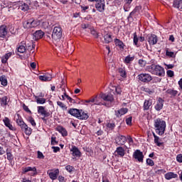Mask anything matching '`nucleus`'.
Returning a JSON list of instances; mask_svg holds the SVG:
<instances>
[{"mask_svg": "<svg viewBox=\"0 0 182 182\" xmlns=\"http://www.w3.org/2000/svg\"><path fill=\"white\" fill-rule=\"evenodd\" d=\"M147 72L151 73L152 75H156V76L163 77L166 75L164 68L160 65H151L146 67Z\"/></svg>", "mask_w": 182, "mask_h": 182, "instance_id": "obj_1", "label": "nucleus"}, {"mask_svg": "<svg viewBox=\"0 0 182 182\" xmlns=\"http://www.w3.org/2000/svg\"><path fill=\"white\" fill-rule=\"evenodd\" d=\"M155 132L159 136H163L166 132V121L158 118L154 121Z\"/></svg>", "mask_w": 182, "mask_h": 182, "instance_id": "obj_2", "label": "nucleus"}, {"mask_svg": "<svg viewBox=\"0 0 182 182\" xmlns=\"http://www.w3.org/2000/svg\"><path fill=\"white\" fill-rule=\"evenodd\" d=\"M41 25V21L39 20H35L33 18H30L28 20L25 21L23 23V27L25 29H31L32 28H36Z\"/></svg>", "mask_w": 182, "mask_h": 182, "instance_id": "obj_3", "label": "nucleus"}, {"mask_svg": "<svg viewBox=\"0 0 182 182\" xmlns=\"http://www.w3.org/2000/svg\"><path fill=\"white\" fill-rule=\"evenodd\" d=\"M62 38V28L59 26H55L52 33V38L54 41H60Z\"/></svg>", "mask_w": 182, "mask_h": 182, "instance_id": "obj_4", "label": "nucleus"}, {"mask_svg": "<svg viewBox=\"0 0 182 182\" xmlns=\"http://www.w3.org/2000/svg\"><path fill=\"white\" fill-rule=\"evenodd\" d=\"M138 80L143 83H149L153 80V77L149 73H141L137 76Z\"/></svg>", "mask_w": 182, "mask_h": 182, "instance_id": "obj_5", "label": "nucleus"}, {"mask_svg": "<svg viewBox=\"0 0 182 182\" xmlns=\"http://www.w3.org/2000/svg\"><path fill=\"white\" fill-rule=\"evenodd\" d=\"M102 98L100 97V95L98 97L96 95L95 97H92V103L94 105H97L98 106H105L106 107H110L111 104L110 103H106V102H102Z\"/></svg>", "mask_w": 182, "mask_h": 182, "instance_id": "obj_6", "label": "nucleus"}, {"mask_svg": "<svg viewBox=\"0 0 182 182\" xmlns=\"http://www.w3.org/2000/svg\"><path fill=\"white\" fill-rule=\"evenodd\" d=\"M100 97H101L102 100H104V102H108L106 103H110L111 106H112V102H114V97H113V95L112 94H106V93L101 92L100 94Z\"/></svg>", "mask_w": 182, "mask_h": 182, "instance_id": "obj_7", "label": "nucleus"}, {"mask_svg": "<svg viewBox=\"0 0 182 182\" xmlns=\"http://www.w3.org/2000/svg\"><path fill=\"white\" fill-rule=\"evenodd\" d=\"M106 4L105 0H98L95 4V8L99 12H105Z\"/></svg>", "mask_w": 182, "mask_h": 182, "instance_id": "obj_8", "label": "nucleus"}, {"mask_svg": "<svg viewBox=\"0 0 182 182\" xmlns=\"http://www.w3.org/2000/svg\"><path fill=\"white\" fill-rule=\"evenodd\" d=\"M47 174H48L51 180H56V178H58V176H59V169L56 168L48 170L47 171Z\"/></svg>", "mask_w": 182, "mask_h": 182, "instance_id": "obj_9", "label": "nucleus"}, {"mask_svg": "<svg viewBox=\"0 0 182 182\" xmlns=\"http://www.w3.org/2000/svg\"><path fill=\"white\" fill-rule=\"evenodd\" d=\"M133 156L134 159H135V160H137L139 163H143L144 155H143V152H141L140 150H136L134 153Z\"/></svg>", "mask_w": 182, "mask_h": 182, "instance_id": "obj_10", "label": "nucleus"}, {"mask_svg": "<svg viewBox=\"0 0 182 182\" xmlns=\"http://www.w3.org/2000/svg\"><path fill=\"white\" fill-rule=\"evenodd\" d=\"M29 173L30 176H36L38 174V171H36V167H31V166H27L26 168H23V174H26V173Z\"/></svg>", "mask_w": 182, "mask_h": 182, "instance_id": "obj_11", "label": "nucleus"}, {"mask_svg": "<svg viewBox=\"0 0 182 182\" xmlns=\"http://www.w3.org/2000/svg\"><path fill=\"white\" fill-rule=\"evenodd\" d=\"M126 141H127V138L123 135H119L115 138V143L118 146H124Z\"/></svg>", "mask_w": 182, "mask_h": 182, "instance_id": "obj_12", "label": "nucleus"}, {"mask_svg": "<svg viewBox=\"0 0 182 182\" xmlns=\"http://www.w3.org/2000/svg\"><path fill=\"white\" fill-rule=\"evenodd\" d=\"M37 109L38 114H41V116H44V117H49V116H50V112L46 111V109H45V107L39 106Z\"/></svg>", "mask_w": 182, "mask_h": 182, "instance_id": "obj_13", "label": "nucleus"}, {"mask_svg": "<svg viewBox=\"0 0 182 182\" xmlns=\"http://www.w3.org/2000/svg\"><path fill=\"white\" fill-rule=\"evenodd\" d=\"M70 151L73 157H80V156H82L80 150H79V149L75 146H73L70 149Z\"/></svg>", "mask_w": 182, "mask_h": 182, "instance_id": "obj_14", "label": "nucleus"}, {"mask_svg": "<svg viewBox=\"0 0 182 182\" xmlns=\"http://www.w3.org/2000/svg\"><path fill=\"white\" fill-rule=\"evenodd\" d=\"M149 45H156L157 42L159 41V38H157V36L156 34H151L148 36L147 39Z\"/></svg>", "mask_w": 182, "mask_h": 182, "instance_id": "obj_15", "label": "nucleus"}, {"mask_svg": "<svg viewBox=\"0 0 182 182\" xmlns=\"http://www.w3.org/2000/svg\"><path fill=\"white\" fill-rule=\"evenodd\" d=\"M26 41H21L17 47L18 52H19V53H25V52H26Z\"/></svg>", "mask_w": 182, "mask_h": 182, "instance_id": "obj_16", "label": "nucleus"}, {"mask_svg": "<svg viewBox=\"0 0 182 182\" xmlns=\"http://www.w3.org/2000/svg\"><path fill=\"white\" fill-rule=\"evenodd\" d=\"M43 35H45V33L41 30L36 31L33 34V39H34V41H39V39H42L43 38Z\"/></svg>", "mask_w": 182, "mask_h": 182, "instance_id": "obj_17", "label": "nucleus"}, {"mask_svg": "<svg viewBox=\"0 0 182 182\" xmlns=\"http://www.w3.org/2000/svg\"><path fill=\"white\" fill-rule=\"evenodd\" d=\"M8 35V28L5 25L0 26V38H5Z\"/></svg>", "mask_w": 182, "mask_h": 182, "instance_id": "obj_18", "label": "nucleus"}, {"mask_svg": "<svg viewBox=\"0 0 182 182\" xmlns=\"http://www.w3.org/2000/svg\"><path fill=\"white\" fill-rule=\"evenodd\" d=\"M164 105V100H163L161 97H159L155 105V109L157 110V112H160V110L163 109Z\"/></svg>", "mask_w": 182, "mask_h": 182, "instance_id": "obj_19", "label": "nucleus"}, {"mask_svg": "<svg viewBox=\"0 0 182 182\" xmlns=\"http://www.w3.org/2000/svg\"><path fill=\"white\" fill-rule=\"evenodd\" d=\"M77 119L80 120H87L89 115H87V112L80 109Z\"/></svg>", "mask_w": 182, "mask_h": 182, "instance_id": "obj_20", "label": "nucleus"}, {"mask_svg": "<svg viewBox=\"0 0 182 182\" xmlns=\"http://www.w3.org/2000/svg\"><path fill=\"white\" fill-rule=\"evenodd\" d=\"M129 112L127 108H121L120 109L115 111V115L117 117H122L124 114H126Z\"/></svg>", "mask_w": 182, "mask_h": 182, "instance_id": "obj_21", "label": "nucleus"}, {"mask_svg": "<svg viewBox=\"0 0 182 182\" xmlns=\"http://www.w3.org/2000/svg\"><path fill=\"white\" fill-rule=\"evenodd\" d=\"M38 78L42 82H50L52 80V75L50 74H45L44 75H40Z\"/></svg>", "mask_w": 182, "mask_h": 182, "instance_id": "obj_22", "label": "nucleus"}, {"mask_svg": "<svg viewBox=\"0 0 182 182\" xmlns=\"http://www.w3.org/2000/svg\"><path fill=\"white\" fill-rule=\"evenodd\" d=\"M21 130L24 132L26 136H31L32 134V129L31 127H28V124H25L24 126L21 127Z\"/></svg>", "mask_w": 182, "mask_h": 182, "instance_id": "obj_23", "label": "nucleus"}, {"mask_svg": "<svg viewBox=\"0 0 182 182\" xmlns=\"http://www.w3.org/2000/svg\"><path fill=\"white\" fill-rule=\"evenodd\" d=\"M3 122L6 126V127H8L9 129V130H14L15 129L14 128V126H12V124H11V120L9 119V118L8 117H5L3 119Z\"/></svg>", "mask_w": 182, "mask_h": 182, "instance_id": "obj_24", "label": "nucleus"}, {"mask_svg": "<svg viewBox=\"0 0 182 182\" xmlns=\"http://www.w3.org/2000/svg\"><path fill=\"white\" fill-rule=\"evenodd\" d=\"M56 130L57 132H59L63 137H66V136H68V131H66V129L63 128V127L58 126L56 127Z\"/></svg>", "mask_w": 182, "mask_h": 182, "instance_id": "obj_25", "label": "nucleus"}, {"mask_svg": "<svg viewBox=\"0 0 182 182\" xmlns=\"http://www.w3.org/2000/svg\"><path fill=\"white\" fill-rule=\"evenodd\" d=\"M115 153L117 154V156H119V157H124V154H126L124 149L122 146L117 147Z\"/></svg>", "mask_w": 182, "mask_h": 182, "instance_id": "obj_26", "label": "nucleus"}, {"mask_svg": "<svg viewBox=\"0 0 182 182\" xmlns=\"http://www.w3.org/2000/svg\"><path fill=\"white\" fill-rule=\"evenodd\" d=\"M178 175L177 173H174L173 172H168L165 174L166 180H171V178H177Z\"/></svg>", "mask_w": 182, "mask_h": 182, "instance_id": "obj_27", "label": "nucleus"}, {"mask_svg": "<svg viewBox=\"0 0 182 182\" xmlns=\"http://www.w3.org/2000/svg\"><path fill=\"white\" fill-rule=\"evenodd\" d=\"M111 42H113V38H112V36L110 33H107L104 35V43H110Z\"/></svg>", "mask_w": 182, "mask_h": 182, "instance_id": "obj_28", "label": "nucleus"}, {"mask_svg": "<svg viewBox=\"0 0 182 182\" xmlns=\"http://www.w3.org/2000/svg\"><path fill=\"white\" fill-rule=\"evenodd\" d=\"M153 136L154 137V143L158 146V147H161L163 146V142L161 141V139H160V137H159L154 132H153Z\"/></svg>", "mask_w": 182, "mask_h": 182, "instance_id": "obj_29", "label": "nucleus"}, {"mask_svg": "<svg viewBox=\"0 0 182 182\" xmlns=\"http://www.w3.org/2000/svg\"><path fill=\"white\" fill-rule=\"evenodd\" d=\"M151 105H152V102H151V100H146L144 102V105H143V109L144 111L146 110H149L150 109V107H151Z\"/></svg>", "mask_w": 182, "mask_h": 182, "instance_id": "obj_30", "label": "nucleus"}, {"mask_svg": "<svg viewBox=\"0 0 182 182\" xmlns=\"http://www.w3.org/2000/svg\"><path fill=\"white\" fill-rule=\"evenodd\" d=\"M166 93L167 95H170L171 97H176V96H177V95L178 94V91L170 88L166 90Z\"/></svg>", "mask_w": 182, "mask_h": 182, "instance_id": "obj_31", "label": "nucleus"}, {"mask_svg": "<svg viewBox=\"0 0 182 182\" xmlns=\"http://www.w3.org/2000/svg\"><path fill=\"white\" fill-rule=\"evenodd\" d=\"M0 83L1 86H4V87L8 86V79L6 78V76L5 75L0 76Z\"/></svg>", "mask_w": 182, "mask_h": 182, "instance_id": "obj_32", "label": "nucleus"}, {"mask_svg": "<svg viewBox=\"0 0 182 182\" xmlns=\"http://www.w3.org/2000/svg\"><path fill=\"white\" fill-rule=\"evenodd\" d=\"M80 110L77 109H70V110H68V113L70 114H71V116H74L75 117H79V112Z\"/></svg>", "mask_w": 182, "mask_h": 182, "instance_id": "obj_33", "label": "nucleus"}, {"mask_svg": "<svg viewBox=\"0 0 182 182\" xmlns=\"http://www.w3.org/2000/svg\"><path fill=\"white\" fill-rule=\"evenodd\" d=\"M12 56V53H7L4 56L1 57V63H6L8 62V59Z\"/></svg>", "mask_w": 182, "mask_h": 182, "instance_id": "obj_34", "label": "nucleus"}, {"mask_svg": "<svg viewBox=\"0 0 182 182\" xmlns=\"http://www.w3.org/2000/svg\"><path fill=\"white\" fill-rule=\"evenodd\" d=\"M173 7L177 8L178 9H182V0H174L173 1Z\"/></svg>", "mask_w": 182, "mask_h": 182, "instance_id": "obj_35", "label": "nucleus"}, {"mask_svg": "<svg viewBox=\"0 0 182 182\" xmlns=\"http://www.w3.org/2000/svg\"><path fill=\"white\" fill-rule=\"evenodd\" d=\"M114 42L116 46H119L120 49H124V43H123L122 41H120L119 39L115 38L114 40Z\"/></svg>", "mask_w": 182, "mask_h": 182, "instance_id": "obj_36", "label": "nucleus"}, {"mask_svg": "<svg viewBox=\"0 0 182 182\" xmlns=\"http://www.w3.org/2000/svg\"><path fill=\"white\" fill-rule=\"evenodd\" d=\"M17 117L18 118L16 119V123L18 126H19V127L21 128L26 124L25 122H23V119H22V117H21L19 115H17Z\"/></svg>", "mask_w": 182, "mask_h": 182, "instance_id": "obj_37", "label": "nucleus"}, {"mask_svg": "<svg viewBox=\"0 0 182 182\" xmlns=\"http://www.w3.org/2000/svg\"><path fill=\"white\" fill-rule=\"evenodd\" d=\"M118 73L122 77H127V74L126 73V68H119L118 69Z\"/></svg>", "mask_w": 182, "mask_h": 182, "instance_id": "obj_38", "label": "nucleus"}, {"mask_svg": "<svg viewBox=\"0 0 182 182\" xmlns=\"http://www.w3.org/2000/svg\"><path fill=\"white\" fill-rule=\"evenodd\" d=\"M19 9L23 11V12H26V11H29V6L26 3H21L19 6Z\"/></svg>", "mask_w": 182, "mask_h": 182, "instance_id": "obj_39", "label": "nucleus"}, {"mask_svg": "<svg viewBox=\"0 0 182 182\" xmlns=\"http://www.w3.org/2000/svg\"><path fill=\"white\" fill-rule=\"evenodd\" d=\"M36 103L38 105H44V103H46V99L45 98H41L39 97H36Z\"/></svg>", "mask_w": 182, "mask_h": 182, "instance_id": "obj_40", "label": "nucleus"}, {"mask_svg": "<svg viewBox=\"0 0 182 182\" xmlns=\"http://www.w3.org/2000/svg\"><path fill=\"white\" fill-rule=\"evenodd\" d=\"M57 105L62 109V110H68V107L63 102L58 101Z\"/></svg>", "mask_w": 182, "mask_h": 182, "instance_id": "obj_41", "label": "nucleus"}, {"mask_svg": "<svg viewBox=\"0 0 182 182\" xmlns=\"http://www.w3.org/2000/svg\"><path fill=\"white\" fill-rule=\"evenodd\" d=\"M61 90L63 92V95H64V96H66V95H68L66 93V85H65V81H62L61 82Z\"/></svg>", "mask_w": 182, "mask_h": 182, "instance_id": "obj_42", "label": "nucleus"}, {"mask_svg": "<svg viewBox=\"0 0 182 182\" xmlns=\"http://www.w3.org/2000/svg\"><path fill=\"white\" fill-rule=\"evenodd\" d=\"M1 105L6 106L8 105V97L4 96L0 99Z\"/></svg>", "mask_w": 182, "mask_h": 182, "instance_id": "obj_43", "label": "nucleus"}, {"mask_svg": "<svg viewBox=\"0 0 182 182\" xmlns=\"http://www.w3.org/2000/svg\"><path fill=\"white\" fill-rule=\"evenodd\" d=\"M140 11H141V6H136L133 11L130 13V15H134V14L140 12Z\"/></svg>", "mask_w": 182, "mask_h": 182, "instance_id": "obj_44", "label": "nucleus"}, {"mask_svg": "<svg viewBox=\"0 0 182 182\" xmlns=\"http://www.w3.org/2000/svg\"><path fill=\"white\" fill-rule=\"evenodd\" d=\"M132 60H134V57H131L130 55H128L124 59V63H130V62H132Z\"/></svg>", "mask_w": 182, "mask_h": 182, "instance_id": "obj_45", "label": "nucleus"}, {"mask_svg": "<svg viewBox=\"0 0 182 182\" xmlns=\"http://www.w3.org/2000/svg\"><path fill=\"white\" fill-rule=\"evenodd\" d=\"M28 121L29 122V123H31V126H33V127L36 126V122H35V119L32 117H29L28 119Z\"/></svg>", "mask_w": 182, "mask_h": 182, "instance_id": "obj_46", "label": "nucleus"}, {"mask_svg": "<svg viewBox=\"0 0 182 182\" xmlns=\"http://www.w3.org/2000/svg\"><path fill=\"white\" fill-rule=\"evenodd\" d=\"M114 89H115L117 95H122V87L120 86L114 87Z\"/></svg>", "mask_w": 182, "mask_h": 182, "instance_id": "obj_47", "label": "nucleus"}, {"mask_svg": "<svg viewBox=\"0 0 182 182\" xmlns=\"http://www.w3.org/2000/svg\"><path fill=\"white\" fill-rule=\"evenodd\" d=\"M139 65L141 66V68H144L146 65V62L144 60H139Z\"/></svg>", "mask_w": 182, "mask_h": 182, "instance_id": "obj_48", "label": "nucleus"}, {"mask_svg": "<svg viewBox=\"0 0 182 182\" xmlns=\"http://www.w3.org/2000/svg\"><path fill=\"white\" fill-rule=\"evenodd\" d=\"M146 164H148V166H154V161L151 159H147Z\"/></svg>", "mask_w": 182, "mask_h": 182, "instance_id": "obj_49", "label": "nucleus"}, {"mask_svg": "<svg viewBox=\"0 0 182 182\" xmlns=\"http://www.w3.org/2000/svg\"><path fill=\"white\" fill-rule=\"evenodd\" d=\"M139 42V38L137 37V34L136 33H134V43L136 46H137V43Z\"/></svg>", "mask_w": 182, "mask_h": 182, "instance_id": "obj_50", "label": "nucleus"}, {"mask_svg": "<svg viewBox=\"0 0 182 182\" xmlns=\"http://www.w3.org/2000/svg\"><path fill=\"white\" fill-rule=\"evenodd\" d=\"M91 34L94 36V38H99V33L95 30H91Z\"/></svg>", "mask_w": 182, "mask_h": 182, "instance_id": "obj_51", "label": "nucleus"}, {"mask_svg": "<svg viewBox=\"0 0 182 182\" xmlns=\"http://www.w3.org/2000/svg\"><path fill=\"white\" fill-rule=\"evenodd\" d=\"M166 75H168V77H173L174 76V71L168 70L166 71Z\"/></svg>", "mask_w": 182, "mask_h": 182, "instance_id": "obj_52", "label": "nucleus"}, {"mask_svg": "<svg viewBox=\"0 0 182 182\" xmlns=\"http://www.w3.org/2000/svg\"><path fill=\"white\" fill-rule=\"evenodd\" d=\"M166 56H169V58H174V52L166 50Z\"/></svg>", "mask_w": 182, "mask_h": 182, "instance_id": "obj_53", "label": "nucleus"}, {"mask_svg": "<svg viewBox=\"0 0 182 182\" xmlns=\"http://www.w3.org/2000/svg\"><path fill=\"white\" fill-rule=\"evenodd\" d=\"M51 144L52 146L58 144V141H56V138L55 136L51 137Z\"/></svg>", "mask_w": 182, "mask_h": 182, "instance_id": "obj_54", "label": "nucleus"}, {"mask_svg": "<svg viewBox=\"0 0 182 182\" xmlns=\"http://www.w3.org/2000/svg\"><path fill=\"white\" fill-rule=\"evenodd\" d=\"M65 170H67V171H68L69 173H71V171H73V166H72L70 165H68L65 167Z\"/></svg>", "mask_w": 182, "mask_h": 182, "instance_id": "obj_55", "label": "nucleus"}, {"mask_svg": "<svg viewBox=\"0 0 182 182\" xmlns=\"http://www.w3.org/2000/svg\"><path fill=\"white\" fill-rule=\"evenodd\" d=\"M176 161H178V163H182V154L177 155Z\"/></svg>", "mask_w": 182, "mask_h": 182, "instance_id": "obj_56", "label": "nucleus"}, {"mask_svg": "<svg viewBox=\"0 0 182 182\" xmlns=\"http://www.w3.org/2000/svg\"><path fill=\"white\" fill-rule=\"evenodd\" d=\"M65 97H66V99H68V100L70 102V103H73V102H75V100L70 97L69 95H65Z\"/></svg>", "mask_w": 182, "mask_h": 182, "instance_id": "obj_57", "label": "nucleus"}, {"mask_svg": "<svg viewBox=\"0 0 182 182\" xmlns=\"http://www.w3.org/2000/svg\"><path fill=\"white\" fill-rule=\"evenodd\" d=\"M6 155H7L8 160L11 161V160H12V159H14L12 154L11 152H7Z\"/></svg>", "mask_w": 182, "mask_h": 182, "instance_id": "obj_58", "label": "nucleus"}, {"mask_svg": "<svg viewBox=\"0 0 182 182\" xmlns=\"http://www.w3.org/2000/svg\"><path fill=\"white\" fill-rule=\"evenodd\" d=\"M38 159H45V156H43V154L41 151H38Z\"/></svg>", "mask_w": 182, "mask_h": 182, "instance_id": "obj_59", "label": "nucleus"}, {"mask_svg": "<svg viewBox=\"0 0 182 182\" xmlns=\"http://www.w3.org/2000/svg\"><path fill=\"white\" fill-rule=\"evenodd\" d=\"M23 110H25V112H27L28 113H31V110L29 109L28 106H26L25 104H23Z\"/></svg>", "mask_w": 182, "mask_h": 182, "instance_id": "obj_60", "label": "nucleus"}, {"mask_svg": "<svg viewBox=\"0 0 182 182\" xmlns=\"http://www.w3.org/2000/svg\"><path fill=\"white\" fill-rule=\"evenodd\" d=\"M126 123L127 124H128V126H130V124H132V117H129L126 119Z\"/></svg>", "mask_w": 182, "mask_h": 182, "instance_id": "obj_61", "label": "nucleus"}, {"mask_svg": "<svg viewBox=\"0 0 182 182\" xmlns=\"http://www.w3.org/2000/svg\"><path fill=\"white\" fill-rule=\"evenodd\" d=\"M54 153H58V151H60V148H59V146H53L52 147Z\"/></svg>", "mask_w": 182, "mask_h": 182, "instance_id": "obj_62", "label": "nucleus"}, {"mask_svg": "<svg viewBox=\"0 0 182 182\" xmlns=\"http://www.w3.org/2000/svg\"><path fill=\"white\" fill-rule=\"evenodd\" d=\"M165 66H166V69H173V68H174V65L173 64H165Z\"/></svg>", "mask_w": 182, "mask_h": 182, "instance_id": "obj_63", "label": "nucleus"}, {"mask_svg": "<svg viewBox=\"0 0 182 182\" xmlns=\"http://www.w3.org/2000/svg\"><path fill=\"white\" fill-rule=\"evenodd\" d=\"M58 181L60 182H65V177H63L62 176H58Z\"/></svg>", "mask_w": 182, "mask_h": 182, "instance_id": "obj_64", "label": "nucleus"}]
</instances>
